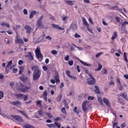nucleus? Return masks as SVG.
Here are the masks:
<instances>
[{
    "label": "nucleus",
    "mask_w": 128,
    "mask_h": 128,
    "mask_svg": "<svg viewBox=\"0 0 128 128\" xmlns=\"http://www.w3.org/2000/svg\"><path fill=\"white\" fill-rule=\"evenodd\" d=\"M24 29L26 30V34H30V32H32V28L28 26V25H26L24 26Z\"/></svg>",
    "instance_id": "obj_8"
},
{
    "label": "nucleus",
    "mask_w": 128,
    "mask_h": 128,
    "mask_svg": "<svg viewBox=\"0 0 128 128\" xmlns=\"http://www.w3.org/2000/svg\"><path fill=\"white\" fill-rule=\"evenodd\" d=\"M96 90H94V92L95 94H100V88L98 86H94Z\"/></svg>",
    "instance_id": "obj_18"
},
{
    "label": "nucleus",
    "mask_w": 128,
    "mask_h": 128,
    "mask_svg": "<svg viewBox=\"0 0 128 128\" xmlns=\"http://www.w3.org/2000/svg\"><path fill=\"white\" fill-rule=\"evenodd\" d=\"M67 19H68V16H64L62 17V20L64 22V20H66Z\"/></svg>",
    "instance_id": "obj_61"
},
{
    "label": "nucleus",
    "mask_w": 128,
    "mask_h": 128,
    "mask_svg": "<svg viewBox=\"0 0 128 128\" xmlns=\"http://www.w3.org/2000/svg\"><path fill=\"white\" fill-rule=\"evenodd\" d=\"M32 70H34L32 80L36 81L40 78L42 71L40 70V68L37 66H34L32 67Z\"/></svg>",
    "instance_id": "obj_1"
},
{
    "label": "nucleus",
    "mask_w": 128,
    "mask_h": 128,
    "mask_svg": "<svg viewBox=\"0 0 128 128\" xmlns=\"http://www.w3.org/2000/svg\"><path fill=\"white\" fill-rule=\"evenodd\" d=\"M12 72H14V74H16V72H18V68H14L12 69Z\"/></svg>",
    "instance_id": "obj_60"
},
{
    "label": "nucleus",
    "mask_w": 128,
    "mask_h": 128,
    "mask_svg": "<svg viewBox=\"0 0 128 128\" xmlns=\"http://www.w3.org/2000/svg\"><path fill=\"white\" fill-rule=\"evenodd\" d=\"M101 54H102V52H99V53L97 54L96 55V58H99V56H100Z\"/></svg>",
    "instance_id": "obj_55"
},
{
    "label": "nucleus",
    "mask_w": 128,
    "mask_h": 128,
    "mask_svg": "<svg viewBox=\"0 0 128 128\" xmlns=\"http://www.w3.org/2000/svg\"><path fill=\"white\" fill-rule=\"evenodd\" d=\"M52 28H56V30H64V28H62L58 24H52Z\"/></svg>",
    "instance_id": "obj_10"
},
{
    "label": "nucleus",
    "mask_w": 128,
    "mask_h": 128,
    "mask_svg": "<svg viewBox=\"0 0 128 128\" xmlns=\"http://www.w3.org/2000/svg\"><path fill=\"white\" fill-rule=\"evenodd\" d=\"M76 70H77L78 72H80V66L77 65Z\"/></svg>",
    "instance_id": "obj_56"
},
{
    "label": "nucleus",
    "mask_w": 128,
    "mask_h": 128,
    "mask_svg": "<svg viewBox=\"0 0 128 128\" xmlns=\"http://www.w3.org/2000/svg\"><path fill=\"white\" fill-rule=\"evenodd\" d=\"M18 64L19 66H22V64H24V61L22 60H19L18 62Z\"/></svg>",
    "instance_id": "obj_49"
},
{
    "label": "nucleus",
    "mask_w": 128,
    "mask_h": 128,
    "mask_svg": "<svg viewBox=\"0 0 128 128\" xmlns=\"http://www.w3.org/2000/svg\"><path fill=\"white\" fill-rule=\"evenodd\" d=\"M12 118H14L16 120H17V122H24V119L22 118V117L18 116V115H12Z\"/></svg>",
    "instance_id": "obj_5"
},
{
    "label": "nucleus",
    "mask_w": 128,
    "mask_h": 128,
    "mask_svg": "<svg viewBox=\"0 0 128 128\" xmlns=\"http://www.w3.org/2000/svg\"><path fill=\"white\" fill-rule=\"evenodd\" d=\"M42 68L44 71L48 70V67L46 66H42Z\"/></svg>",
    "instance_id": "obj_63"
},
{
    "label": "nucleus",
    "mask_w": 128,
    "mask_h": 128,
    "mask_svg": "<svg viewBox=\"0 0 128 128\" xmlns=\"http://www.w3.org/2000/svg\"><path fill=\"white\" fill-rule=\"evenodd\" d=\"M128 21L124 22L122 24V28H123L124 30H126V26H128Z\"/></svg>",
    "instance_id": "obj_16"
},
{
    "label": "nucleus",
    "mask_w": 128,
    "mask_h": 128,
    "mask_svg": "<svg viewBox=\"0 0 128 128\" xmlns=\"http://www.w3.org/2000/svg\"><path fill=\"white\" fill-rule=\"evenodd\" d=\"M54 124L57 126L58 128H60V123L58 122H54Z\"/></svg>",
    "instance_id": "obj_37"
},
{
    "label": "nucleus",
    "mask_w": 128,
    "mask_h": 128,
    "mask_svg": "<svg viewBox=\"0 0 128 128\" xmlns=\"http://www.w3.org/2000/svg\"><path fill=\"white\" fill-rule=\"evenodd\" d=\"M86 28L88 30L89 32H90V34H92V29L90 28V25L88 26H86Z\"/></svg>",
    "instance_id": "obj_41"
},
{
    "label": "nucleus",
    "mask_w": 128,
    "mask_h": 128,
    "mask_svg": "<svg viewBox=\"0 0 128 128\" xmlns=\"http://www.w3.org/2000/svg\"><path fill=\"white\" fill-rule=\"evenodd\" d=\"M46 114L48 116L49 118H52V115L50 113H46Z\"/></svg>",
    "instance_id": "obj_52"
},
{
    "label": "nucleus",
    "mask_w": 128,
    "mask_h": 128,
    "mask_svg": "<svg viewBox=\"0 0 128 128\" xmlns=\"http://www.w3.org/2000/svg\"><path fill=\"white\" fill-rule=\"evenodd\" d=\"M86 104H88V101H84L82 104V110L84 112H88V108L86 107Z\"/></svg>",
    "instance_id": "obj_6"
},
{
    "label": "nucleus",
    "mask_w": 128,
    "mask_h": 128,
    "mask_svg": "<svg viewBox=\"0 0 128 128\" xmlns=\"http://www.w3.org/2000/svg\"><path fill=\"white\" fill-rule=\"evenodd\" d=\"M24 101L26 100H28V94H26V96L24 95Z\"/></svg>",
    "instance_id": "obj_48"
},
{
    "label": "nucleus",
    "mask_w": 128,
    "mask_h": 128,
    "mask_svg": "<svg viewBox=\"0 0 128 128\" xmlns=\"http://www.w3.org/2000/svg\"><path fill=\"white\" fill-rule=\"evenodd\" d=\"M54 78L56 84L60 82V76L58 74V72H56Z\"/></svg>",
    "instance_id": "obj_7"
},
{
    "label": "nucleus",
    "mask_w": 128,
    "mask_h": 128,
    "mask_svg": "<svg viewBox=\"0 0 128 128\" xmlns=\"http://www.w3.org/2000/svg\"><path fill=\"white\" fill-rule=\"evenodd\" d=\"M47 126H48V128H56V125H54V124H47Z\"/></svg>",
    "instance_id": "obj_33"
},
{
    "label": "nucleus",
    "mask_w": 128,
    "mask_h": 128,
    "mask_svg": "<svg viewBox=\"0 0 128 128\" xmlns=\"http://www.w3.org/2000/svg\"><path fill=\"white\" fill-rule=\"evenodd\" d=\"M66 74L68 78L72 77V75H70V70H66Z\"/></svg>",
    "instance_id": "obj_36"
},
{
    "label": "nucleus",
    "mask_w": 128,
    "mask_h": 128,
    "mask_svg": "<svg viewBox=\"0 0 128 128\" xmlns=\"http://www.w3.org/2000/svg\"><path fill=\"white\" fill-rule=\"evenodd\" d=\"M42 18H44V16L42 15L36 22V26L40 28H44V24L42 22Z\"/></svg>",
    "instance_id": "obj_3"
},
{
    "label": "nucleus",
    "mask_w": 128,
    "mask_h": 128,
    "mask_svg": "<svg viewBox=\"0 0 128 128\" xmlns=\"http://www.w3.org/2000/svg\"><path fill=\"white\" fill-rule=\"evenodd\" d=\"M65 60H70V56L68 55H67L65 58H64Z\"/></svg>",
    "instance_id": "obj_57"
},
{
    "label": "nucleus",
    "mask_w": 128,
    "mask_h": 128,
    "mask_svg": "<svg viewBox=\"0 0 128 128\" xmlns=\"http://www.w3.org/2000/svg\"><path fill=\"white\" fill-rule=\"evenodd\" d=\"M98 101L99 102L100 104L104 106V102H102V98L100 97L98 98Z\"/></svg>",
    "instance_id": "obj_31"
},
{
    "label": "nucleus",
    "mask_w": 128,
    "mask_h": 128,
    "mask_svg": "<svg viewBox=\"0 0 128 128\" xmlns=\"http://www.w3.org/2000/svg\"><path fill=\"white\" fill-rule=\"evenodd\" d=\"M23 128H34V126H32L28 124H26L24 126Z\"/></svg>",
    "instance_id": "obj_32"
},
{
    "label": "nucleus",
    "mask_w": 128,
    "mask_h": 128,
    "mask_svg": "<svg viewBox=\"0 0 128 128\" xmlns=\"http://www.w3.org/2000/svg\"><path fill=\"white\" fill-rule=\"evenodd\" d=\"M42 96H48V90H44Z\"/></svg>",
    "instance_id": "obj_39"
},
{
    "label": "nucleus",
    "mask_w": 128,
    "mask_h": 128,
    "mask_svg": "<svg viewBox=\"0 0 128 128\" xmlns=\"http://www.w3.org/2000/svg\"><path fill=\"white\" fill-rule=\"evenodd\" d=\"M46 40H52V37H50V36H46L45 37Z\"/></svg>",
    "instance_id": "obj_50"
},
{
    "label": "nucleus",
    "mask_w": 128,
    "mask_h": 128,
    "mask_svg": "<svg viewBox=\"0 0 128 128\" xmlns=\"http://www.w3.org/2000/svg\"><path fill=\"white\" fill-rule=\"evenodd\" d=\"M51 52L52 54H58V52L56 50H52Z\"/></svg>",
    "instance_id": "obj_53"
},
{
    "label": "nucleus",
    "mask_w": 128,
    "mask_h": 128,
    "mask_svg": "<svg viewBox=\"0 0 128 128\" xmlns=\"http://www.w3.org/2000/svg\"><path fill=\"white\" fill-rule=\"evenodd\" d=\"M68 64L70 66H73L74 65V60H69L68 62Z\"/></svg>",
    "instance_id": "obj_40"
},
{
    "label": "nucleus",
    "mask_w": 128,
    "mask_h": 128,
    "mask_svg": "<svg viewBox=\"0 0 128 128\" xmlns=\"http://www.w3.org/2000/svg\"><path fill=\"white\" fill-rule=\"evenodd\" d=\"M23 70H24V68L20 67V69L19 70V74H22Z\"/></svg>",
    "instance_id": "obj_44"
},
{
    "label": "nucleus",
    "mask_w": 128,
    "mask_h": 128,
    "mask_svg": "<svg viewBox=\"0 0 128 128\" xmlns=\"http://www.w3.org/2000/svg\"><path fill=\"white\" fill-rule=\"evenodd\" d=\"M35 52L37 58L39 60L38 62H42V54L40 52V50L39 48H37Z\"/></svg>",
    "instance_id": "obj_4"
},
{
    "label": "nucleus",
    "mask_w": 128,
    "mask_h": 128,
    "mask_svg": "<svg viewBox=\"0 0 128 128\" xmlns=\"http://www.w3.org/2000/svg\"><path fill=\"white\" fill-rule=\"evenodd\" d=\"M94 97L92 96H89L88 98V100H94Z\"/></svg>",
    "instance_id": "obj_45"
},
{
    "label": "nucleus",
    "mask_w": 128,
    "mask_h": 128,
    "mask_svg": "<svg viewBox=\"0 0 128 128\" xmlns=\"http://www.w3.org/2000/svg\"><path fill=\"white\" fill-rule=\"evenodd\" d=\"M36 14V12L34 10L32 11L30 14V18H34V16Z\"/></svg>",
    "instance_id": "obj_26"
},
{
    "label": "nucleus",
    "mask_w": 128,
    "mask_h": 128,
    "mask_svg": "<svg viewBox=\"0 0 128 128\" xmlns=\"http://www.w3.org/2000/svg\"><path fill=\"white\" fill-rule=\"evenodd\" d=\"M61 112L62 114H64L66 115L68 114L66 113V108H62L61 109Z\"/></svg>",
    "instance_id": "obj_30"
},
{
    "label": "nucleus",
    "mask_w": 128,
    "mask_h": 128,
    "mask_svg": "<svg viewBox=\"0 0 128 128\" xmlns=\"http://www.w3.org/2000/svg\"><path fill=\"white\" fill-rule=\"evenodd\" d=\"M103 102L104 104L108 106V108H110V101H108V99L106 98H103Z\"/></svg>",
    "instance_id": "obj_11"
},
{
    "label": "nucleus",
    "mask_w": 128,
    "mask_h": 128,
    "mask_svg": "<svg viewBox=\"0 0 128 128\" xmlns=\"http://www.w3.org/2000/svg\"><path fill=\"white\" fill-rule=\"evenodd\" d=\"M14 96L18 100H20V99L24 98V95L22 94H15Z\"/></svg>",
    "instance_id": "obj_12"
},
{
    "label": "nucleus",
    "mask_w": 128,
    "mask_h": 128,
    "mask_svg": "<svg viewBox=\"0 0 128 128\" xmlns=\"http://www.w3.org/2000/svg\"><path fill=\"white\" fill-rule=\"evenodd\" d=\"M126 126V123H123L120 125V126L122 128H125Z\"/></svg>",
    "instance_id": "obj_64"
},
{
    "label": "nucleus",
    "mask_w": 128,
    "mask_h": 128,
    "mask_svg": "<svg viewBox=\"0 0 128 128\" xmlns=\"http://www.w3.org/2000/svg\"><path fill=\"white\" fill-rule=\"evenodd\" d=\"M102 72H103V74H108V70H106V68L103 69Z\"/></svg>",
    "instance_id": "obj_47"
},
{
    "label": "nucleus",
    "mask_w": 128,
    "mask_h": 128,
    "mask_svg": "<svg viewBox=\"0 0 128 128\" xmlns=\"http://www.w3.org/2000/svg\"><path fill=\"white\" fill-rule=\"evenodd\" d=\"M116 38H118V32L116 31L114 32L113 36L111 38V40H114Z\"/></svg>",
    "instance_id": "obj_19"
},
{
    "label": "nucleus",
    "mask_w": 128,
    "mask_h": 128,
    "mask_svg": "<svg viewBox=\"0 0 128 128\" xmlns=\"http://www.w3.org/2000/svg\"><path fill=\"white\" fill-rule=\"evenodd\" d=\"M120 96H122V98H125L127 102L128 101V95L124 93H122L120 94Z\"/></svg>",
    "instance_id": "obj_21"
},
{
    "label": "nucleus",
    "mask_w": 128,
    "mask_h": 128,
    "mask_svg": "<svg viewBox=\"0 0 128 128\" xmlns=\"http://www.w3.org/2000/svg\"><path fill=\"white\" fill-rule=\"evenodd\" d=\"M38 114L40 116H42L44 114V110H40L38 112Z\"/></svg>",
    "instance_id": "obj_42"
},
{
    "label": "nucleus",
    "mask_w": 128,
    "mask_h": 128,
    "mask_svg": "<svg viewBox=\"0 0 128 128\" xmlns=\"http://www.w3.org/2000/svg\"><path fill=\"white\" fill-rule=\"evenodd\" d=\"M4 98V91L0 90V100H2Z\"/></svg>",
    "instance_id": "obj_38"
},
{
    "label": "nucleus",
    "mask_w": 128,
    "mask_h": 128,
    "mask_svg": "<svg viewBox=\"0 0 128 128\" xmlns=\"http://www.w3.org/2000/svg\"><path fill=\"white\" fill-rule=\"evenodd\" d=\"M74 36L76 38H80V35L78 34V33H76L75 34H74Z\"/></svg>",
    "instance_id": "obj_58"
},
{
    "label": "nucleus",
    "mask_w": 128,
    "mask_h": 128,
    "mask_svg": "<svg viewBox=\"0 0 128 128\" xmlns=\"http://www.w3.org/2000/svg\"><path fill=\"white\" fill-rule=\"evenodd\" d=\"M20 80L23 82H26L28 80V77H25L24 76H22L20 77Z\"/></svg>",
    "instance_id": "obj_14"
},
{
    "label": "nucleus",
    "mask_w": 128,
    "mask_h": 128,
    "mask_svg": "<svg viewBox=\"0 0 128 128\" xmlns=\"http://www.w3.org/2000/svg\"><path fill=\"white\" fill-rule=\"evenodd\" d=\"M10 104H12V106H19V104H20V101H14L10 102Z\"/></svg>",
    "instance_id": "obj_13"
},
{
    "label": "nucleus",
    "mask_w": 128,
    "mask_h": 128,
    "mask_svg": "<svg viewBox=\"0 0 128 128\" xmlns=\"http://www.w3.org/2000/svg\"><path fill=\"white\" fill-rule=\"evenodd\" d=\"M116 20L117 22H120V18L118 17H116Z\"/></svg>",
    "instance_id": "obj_59"
},
{
    "label": "nucleus",
    "mask_w": 128,
    "mask_h": 128,
    "mask_svg": "<svg viewBox=\"0 0 128 128\" xmlns=\"http://www.w3.org/2000/svg\"><path fill=\"white\" fill-rule=\"evenodd\" d=\"M23 12L24 14H28V10L26 9H24Z\"/></svg>",
    "instance_id": "obj_62"
},
{
    "label": "nucleus",
    "mask_w": 128,
    "mask_h": 128,
    "mask_svg": "<svg viewBox=\"0 0 128 128\" xmlns=\"http://www.w3.org/2000/svg\"><path fill=\"white\" fill-rule=\"evenodd\" d=\"M36 106H42V101L38 100V101H36Z\"/></svg>",
    "instance_id": "obj_43"
},
{
    "label": "nucleus",
    "mask_w": 128,
    "mask_h": 128,
    "mask_svg": "<svg viewBox=\"0 0 128 128\" xmlns=\"http://www.w3.org/2000/svg\"><path fill=\"white\" fill-rule=\"evenodd\" d=\"M80 62H81L84 66H90V64H88L86 62H84L82 60H79Z\"/></svg>",
    "instance_id": "obj_28"
},
{
    "label": "nucleus",
    "mask_w": 128,
    "mask_h": 128,
    "mask_svg": "<svg viewBox=\"0 0 128 128\" xmlns=\"http://www.w3.org/2000/svg\"><path fill=\"white\" fill-rule=\"evenodd\" d=\"M15 43L18 44H24V40L22 39H16L15 40Z\"/></svg>",
    "instance_id": "obj_20"
},
{
    "label": "nucleus",
    "mask_w": 128,
    "mask_h": 128,
    "mask_svg": "<svg viewBox=\"0 0 128 128\" xmlns=\"http://www.w3.org/2000/svg\"><path fill=\"white\" fill-rule=\"evenodd\" d=\"M82 22L84 26H90V24H88V22H86V18H82Z\"/></svg>",
    "instance_id": "obj_25"
},
{
    "label": "nucleus",
    "mask_w": 128,
    "mask_h": 128,
    "mask_svg": "<svg viewBox=\"0 0 128 128\" xmlns=\"http://www.w3.org/2000/svg\"><path fill=\"white\" fill-rule=\"evenodd\" d=\"M62 96H58L57 97V102H60L62 100Z\"/></svg>",
    "instance_id": "obj_51"
},
{
    "label": "nucleus",
    "mask_w": 128,
    "mask_h": 128,
    "mask_svg": "<svg viewBox=\"0 0 128 128\" xmlns=\"http://www.w3.org/2000/svg\"><path fill=\"white\" fill-rule=\"evenodd\" d=\"M95 82L96 79H94V78H91V80L88 82L90 86H92V84H94Z\"/></svg>",
    "instance_id": "obj_15"
},
{
    "label": "nucleus",
    "mask_w": 128,
    "mask_h": 128,
    "mask_svg": "<svg viewBox=\"0 0 128 128\" xmlns=\"http://www.w3.org/2000/svg\"><path fill=\"white\" fill-rule=\"evenodd\" d=\"M124 60H125L126 62L128 63V58L126 57V52H124Z\"/></svg>",
    "instance_id": "obj_29"
},
{
    "label": "nucleus",
    "mask_w": 128,
    "mask_h": 128,
    "mask_svg": "<svg viewBox=\"0 0 128 128\" xmlns=\"http://www.w3.org/2000/svg\"><path fill=\"white\" fill-rule=\"evenodd\" d=\"M18 86H19L20 88H16L17 90H21L22 92H28L29 90H30V84L27 86L20 82L18 84Z\"/></svg>",
    "instance_id": "obj_2"
},
{
    "label": "nucleus",
    "mask_w": 128,
    "mask_h": 128,
    "mask_svg": "<svg viewBox=\"0 0 128 128\" xmlns=\"http://www.w3.org/2000/svg\"><path fill=\"white\" fill-rule=\"evenodd\" d=\"M66 4H68V6H74V4L72 0H66Z\"/></svg>",
    "instance_id": "obj_27"
},
{
    "label": "nucleus",
    "mask_w": 128,
    "mask_h": 128,
    "mask_svg": "<svg viewBox=\"0 0 128 128\" xmlns=\"http://www.w3.org/2000/svg\"><path fill=\"white\" fill-rule=\"evenodd\" d=\"M118 124V122H114V123L112 124V128H116V126Z\"/></svg>",
    "instance_id": "obj_46"
},
{
    "label": "nucleus",
    "mask_w": 128,
    "mask_h": 128,
    "mask_svg": "<svg viewBox=\"0 0 128 128\" xmlns=\"http://www.w3.org/2000/svg\"><path fill=\"white\" fill-rule=\"evenodd\" d=\"M78 110V107L75 106L73 110L74 112H76V114H78L80 112H82V110Z\"/></svg>",
    "instance_id": "obj_23"
},
{
    "label": "nucleus",
    "mask_w": 128,
    "mask_h": 128,
    "mask_svg": "<svg viewBox=\"0 0 128 128\" xmlns=\"http://www.w3.org/2000/svg\"><path fill=\"white\" fill-rule=\"evenodd\" d=\"M89 22L90 24H94V22H92V18H89Z\"/></svg>",
    "instance_id": "obj_54"
},
{
    "label": "nucleus",
    "mask_w": 128,
    "mask_h": 128,
    "mask_svg": "<svg viewBox=\"0 0 128 128\" xmlns=\"http://www.w3.org/2000/svg\"><path fill=\"white\" fill-rule=\"evenodd\" d=\"M98 68L95 69V72H100L102 68V66L100 64H98Z\"/></svg>",
    "instance_id": "obj_24"
},
{
    "label": "nucleus",
    "mask_w": 128,
    "mask_h": 128,
    "mask_svg": "<svg viewBox=\"0 0 128 128\" xmlns=\"http://www.w3.org/2000/svg\"><path fill=\"white\" fill-rule=\"evenodd\" d=\"M26 56L28 58V60H34V56H32V52H28Z\"/></svg>",
    "instance_id": "obj_9"
},
{
    "label": "nucleus",
    "mask_w": 128,
    "mask_h": 128,
    "mask_svg": "<svg viewBox=\"0 0 128 128\" xmlns=\"http://www.w3.org/2000/svg\"><path fill=\"white\" fill-rule=\"evenodd\" d=\"M12 60L9 61L8 62L7 66H6V68H10V66H12Z\"/></svg>",
    "instance_id": "obj_35"
},
{
    "label": "nucleus",
    "mask_w": 128,
    "mask_h": 128,
    "mask_svg": "<svg viewBox=\"0 0 128 128\" xmlns=\"http://www.w3.org/2000/svg\"><path fill=\"white\" fill-rule=\"evenodd\" d=\"M44 36H46V34H44L40 37H39L38 40H38V42H42V40H44Z\"/></svg>",
    "instance_id": "obj_22"
},
{
    "label": "nucleus",
    "mask_w": 128,
    "mask_h": 128,
    "mask_svg": "<svg viewBox=\"0 0 128 128\" xmlns=\"http://www.w3.org/2000/svg\"><path fill=\"white\" fill-rule=\"evenodd\" d=\"M58 120H62V118L57 117L56 118H54V121L55 122H58Z\"/></svg>",
    "instance_id": "obj_34"
},
{
    "label": "nucleus",
    "mask_w": 128,
    "mask_h": 128,
    "mask_svg": "<svg viewBox=\"0 0 128 128\" xmlns=\"http://www.w3.org/2000/svg\"><path fill=\"white\" fill-rule=\"evenodd\" d=\"M18 112L20 114H23V116H24L25 117H26V118H28V119L30 118H28V114H26V112L20 110H18Z\"/></svg>",
    "instance_id": "obj_17"
}]
</instances>
